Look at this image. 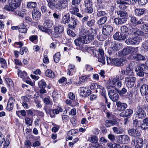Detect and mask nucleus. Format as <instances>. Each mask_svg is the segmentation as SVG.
Listing matches in <instances>:
<instances>
[{"label": "nucleus", "mask_w": 148, "mask_h": 148, "mask_svg": "<svg viewBox=\"0 0 148 148\" xmlns=\"http://www.w3.org/2000/svg\"><path fill=\"white\" fill-rule=\"evenodd\" d=\"M92 0H85L84 1L85 6L86 8V11L89 13H92L93 11L92 8Z\"/></svg>", "instance_id": "nucleus-15"}, {"label": "nucleus", "mask_w": 148, "mask_h": 148, "mask_svg": "<svg viewBox=\"0 0 148 148\" xmlns=\"http://www.w3.org/2000/svg\"><path fill=\"white\" fill-rule=\"evenodd\" d=\"M48 3V5L51 9L53 10L54 9V3L55 0H46Z\"/></svg>", "instance_id": "nucleus-36"}, {"label": "nucleus", "mask_w": 148, "mask_h": 148, "mask_svg": "<svg viewBox=\"0 0 148 148\" xmlns=\"http://www.w3.org/2000/svg\"><path fill=\"white\" fill-rule=\"evenodd\" d=\"M70 15L69 14H65L62 16L61 20V23L62 24H66V23L69 24L70 21Z\"/></svg>", "instance_id": "nucleus-26"}, {"label": "nucleus", "mask_w": 148, "mask_h": 148, "mask_svg": "<svg viewBox=\"0 0 148 148\" xmlns=\"http://www.w3.org/2000/svg\"><path fill=\"white\" fill-rule=\"evenodd\" d=\"M116 12L117 14L121 17H125L127 15V13L125 10H118Z\"/></svg>", "instance_id": "nucleus-39"}, {"label": "nucleus", "mask_w": 148, "mask_h": 148, "mask_svg": "<svg viewBox=\"0 0 148 148\" xmlns=\"http://www.w3.org/2000/svg\"><path fill=\"white\" fill-rule=\"evenodd\" d=\"M74 42L76 46L79 47L82 46L83 44L85 43L84 39L83 38L82 36L76 39L74 41Z\"/></svg>", "instance_id": "nucleus-25"}, {"label": "nucleus", "mask_w": 148, "mask_h": 148, "mask_svg": "<svg viewBox=\"0 0 148 148\" xmlns=\"http://www.w3.org/2000/svg\"><path fill=\"white\" fill-rule=\"evenodd\" d=\"M60 58V54L59 53H57L53 56V59L55 62H58Z\"/></svg>", "instance_id": "nucleus-45"}, {"label": "nucleus", "mask_w": 148, "mask_h": 148, "mask_svg": "<svg viewBox=\"0 0 148 148\" xmlns=\"http://www.w3.org/2000/svg\"><path fill=\"white\" fill-rule=\"evenodd\" d=\"M120 29L122 33H126L128 31V28L125 25H123L121 27Z\"/></svg>", "instance_id": "nucleus-53"}, {"label": "nucleus", "mask_w": 148, "mask_h": 148, "mask_svg": "<svg viewBox=\"0 0 148 148\" xmlns=\"http://www.w3.org/2000/svg\"><path fill=\"white\" fill-rule=\"evenodd\" d=\"M112 130L114 133L117 134H122L123 132L122 129L116 127H113L112 128Z\"/></svg>", "instance_id": "nucleus-43"}, {"label": "nucleus", "mask_w": 148, "mask_h": 148, "mask_svg": "<svg viewBox=\"0 0 148 148\" xmlns=\"http://www.w3.org/2000/svg\"><path fill=\"white\" fill-rule=\"evenodd\" d=\"M54 32L52 34V36L54 38L60 37L64 31V27L61 25L53 26Z\"/></svg>", "instance_id": "nucleus-4"}, {"label": "nucleus", "mask_w": 148, "mask_h": 148, "mask_svg": "<svg viewBox=\"0 0 148 148\" xmlns=\"http://www.w3.org/2000/svg\"><path fill=\"white\" fill-rule=\"evenodd\" d=\"M113 50L115 51H117L120 49V47L119 44L114 43L112 47Z\"/></svg>", "instance_id": "nucleus-48"}, {"label": "nucleus", "mask_w": 148, "mask_h": 148, "mask_svg": "<svg viewBox=\"0 0 148 148\" xmlns=\"http://www.w3.org/2000/svg\"><path fill=\"white\" fill-rule=\"evenodd\" d=\"M22 0H9V5L13 9L16 8L20 5Z\"/></svg>", "instance_id": "nucleus-16"}, {"label": "nucleus", "mask_w": 148, "mask_h": 148, "mask_svg": "<svg viewBox=\"0 0 148 148\" xmlns=\"http://www.w3.org/2000/svg\"><path fill=\"white\" fill-rule=\"evenodd\" d=\"M41 14L38 10H34L32 14V16L34 19L37 20L39 19L41 16Z\"/></svg>", "instance_id": "nucleus-29"}, {"label": "nucleus", "mask_w": 148, "mask_h": 148, "mask_svg": "<svg viewBox=\"0 0 148 148\" xmlns=\"http://www.w3.org/2000/svg\"><path fill=\"white\" fill-rule=\"evenodd\" d=\"M146 10L145 8L137 9L135 10L134 12L136 15L139 16L143 15Z\"/></svg>", "instance_id": "nucleus-31"}, {"label": "nucleus", "mask_w": 148, "mask_h": 148, "mask_svg": "<svg viewBox=\"0 0 148 148\" xmlns=\"http://www.w3.org/2000/svg\"><path fill=\"white\" fill-rule=\"evenodd\" d=\"M143 140L141 138L132 140L131 145L135 146V148H142L143 147Z\"/></svg>", "instance_id": "nucleus-13"}, {"label": "nucleus", "mask_w": 148, "mask_h": 148, "mask_svg": "<svg viewBox=\"0 0 148 148\" xmlns=\"http://www.w3.org/2000/svg\"><path fill=\"white\" fill-rule=\"evenodd\" d=\"M130 58L132 60H135L137 61L145 60V57L140 54L131 55H130Z\"/></svg>", "instance_id": "nucleus-19"}, {"label": "nucleus", "mask_w": 148, "mask_h": 148, "mask_svg": "<svg viewBox=\"0 0 148 148\" xmlns=\"http://www.w3.org/2000/svg\"><path fill=\"white\" fill-rule=\"evenodd\" d=\"M140 28L143 31L148 32V23H146L141 25Z\"/></svg>", "instance_id": "nucleus-46"}, {"label": "nucleus", "mask_w": 148, "mask_h": 148, "mask_svg": "<svg viewBox=\"0 0 148 148\" xmlns=\"http://www.w3.org/2000/svg\"><path fill=\"white\" fill-rule=\"evenodd\" d=\"M130 141V138L128 136L124 134L119 136L117 142L119 143L125 144H127Z\"/></svg>", "instance_id": "nucleus-14"}, {"label": "nucleus", "mask_w": 148, "mask_h": 148, "mask_svg": "<svg viewBox=\"0 0 148 148\" xmlns=\"http://www.w3.org/2000/svg\"><path fill=\"white\" fill-rule=\"evenodd\" d=\"M136 28L131 27L130 28H129V29L128 30V34H130L133 35H134Z\"/></svg>", "instance_id": "nucleus-61"}, {"label": "nucleus", "mask_w": 148, "mask_h": 148, "mask_svg": "<svg viewBox=\"0 0 148 148\" xmlns=\"http://www.w3.org/2000/svg\"><path fill=\"white\" fill-rule=\"evenodd\" d=\"M142 47L144 51H148V40L143 43Z\"/></svg>", "instance_id": "nucleus-52"}, {"label": "nucleus", "mask_w": 148, "mask_h": 148, "mask_svg": "<svg viewBox=\"0 0 148 148\" xmlns=\"http://www.w3.org/2000/svg\"><path fill=\"white\" fill-rule=\"evenodd\" d=\"M80 95L84 97H87L91 93V91L88 88L86 87H80L79 89Z\"/></svg>", "instance_id": "nucleus-11"}, {"label": "nucleus", "mask_w": 148, "mask_h": 148, "mask_svg": "<svg viewBox=\"0 0 148 148\" xmlns=\"http://www.w3.org/2000/svg\"><path fill=\"white\" fill-rule=\"evenodd\" d=\"M140 91L141 95L145 96L148 94V85L146 84L143 85L140 88Z\"/></svg>", "instance_id": "nucleus-24"}, {"label": "nucleus", "mask_w": 148, "mask_h": 148, "mask_svg": "<svg viewBox=\"0 0 148 148\" xmlns=\"http://www.w3.org/2000/svg\"><path fill=\"white\" fill-rule=\"evenodd\" d=\"M133 113L132 110L129 109H127L121 112L120 114L121 117L129 118Z\"/></svg>", "instance_id": "nucleus-17"}, {"label": "nucleus", "mask_w": 148, "mask_h": 148, "mask_svg": "<svg viewBox=\"0 0 148 148\" xmlns=\"http://www.w3.org/2000/svg\"><path fill=\"white\" fill-rule=\"evenodd\" d=\"M15 102V99L12 97H10L8 102L6 108L7 110L10 111L13 108L14 104Z\"/></svg>", "instance_id": "nucleus-23"}, {"label": "nucleus", "mask_w": 148, "mask_h": 148, "mask_svg": "<svg viewBox=\"0 0 148 148\" xmlns=\"http://www.w3.org/2000/svg\"><path fill=\"white\" fill-rule=\"evenodd\" d=\"M97 92H99L100 93L101 95L104 97L106 96V90L104 87L99 84L98 85L96 89Z\"/></svg>", "instance_id": "nucleus-30"}, {"label": "nucleus", "mask_w": 148, "mask_h": 148, "mask_svg": "<svg viewBox=\"0 0 148 148\" xmlns=\"http://www.w3.org/2000/svg\"><path fill=\"white\" fill-rule=\"evenodd\" d=\"M108 95L110 98L113 101H118L119 96L117 92L113 90H110L108 91Z\"/></svg>", "instance_id": "nucleus-12"}, {"label": "nucleus", "mask_w": 148, "mask_h": 148, "mask_svg": "<svg viewBox=\"0 0 148 148\" xmlns=\"http://www.w3.org/2000/svg\"><path fill=\"white\" fill-rule=\"evenodd\" d=\"M20 73H21L20 77L21 78H25L27 77V74L25 71H23L22 72L21 71H18V74L19 76Z\"/></svg>", "instance_id": "nucleus-44"}, {"label": "nucleus", "mask_w": 148, "mask_h": 148, "mask_svg": "<svg viewBox=\"0 0 148 148\" xmlns=\"http://www.w3.org/2000/svg\"><path fill=\"white\" fill-rule=\"evenodd\" d=\"M130 21L133 23V25L135 26L139 24H142L144 23L142 19H140L139 20L137 21L136 18L134 16L131 17Z\"/></svg>", "instance_id": "nucleus-27"}, {"label": "nucleus", "mask_w": 148, "mask_h": 148, "mask_svg": "<svg viewBox=\"0 0 148 148\" xmlns=\"http://www.w3.org/2000/svg\"><path fill=\"white\" fill-rule=\"evenodd\" d=\"M37 6L36 3L34 2H27V6L28 8L32 9L35 8Z\"/></svg>", "instance_id": "nucleus-38"}, {"label": "nucleus", "mask_w": 148, "mask_h": 148, "mask_svg": "<svg viewBox=\"0 0 148 148\" xmlns=\"http://www.w3.org/2000/svg\"><path fill=\"white\" fill-rule=\"evenodd\" d=\"M119 25H121L125 23L127 21V18L123 17L122 18H119Z\"/></svg>", "instance_id": "nucleus-64"}, {"label": "nucleus", "mask_w": 148, "mask_h": 148, "mask_svg": "<svg viewBox=\"0 0 148 148\" xmlns=\"http://www.w3.org/2000/svg\"><path fill=\"white\" fill-rule=\"evenodd\" d=\"M70 21L69 23V27L71 29H74L76 27L78 21L73 16L70 17Z\"/></svg>", "instance_id": "nucleus-18"}, {"label": "nucleus", "mask_w": 148, "mask_h": 148, "mask_svg": "<svg viewBox=\"0 0 148 148\" xmlns=\"http://www.w3.org/2000/svg\"><path fill=\"white\" fill-rule=\"evenodd\" d=\"M135 71L137 75L143 77L144 73L148 74V67L144 64H142L137 67Z\"/></svg>", "instance_id": "nucleus-2"}, {"label": "nucleus", "mask_w": 148, "mask_h": 148, "mask_svg": "<svg viewBox=\"0 0 148 148\" xmlns=\"http://www.w3.org/2000/svg\"><path fill=\"white\" fill-rule=\"evenodd\" d=\"M102 6V5H101L99 4L97 7V9L96 14L97 16L98 17H100L102 16H104L107 14V13L105 11H103L101 10V7L102 8H103V6Z\"/></svg>", "instance_id": "nucleus-21"}, {"label": "nucleus", "mask_w": 148, "mask_h": 148, "mask_svg": "<svg viewBox=\"0 0 148 148\" xmlns=\"http://www.w3.org/2000/svg\"><path fill=\"white\" fill-rule=\"evenodd\" d=\"M120 34L118 32H116L113 36L114 38L116 40H120Z\"/></svg>", "instance_id": "nucleus-60"}, {"label": "nucleus", "mask_w": 148, "mask_h": 148, "mask_svg": "<svg viewBox=\"0 0 148 148\" xmlns=\"http://www.w3.org/2000/svg\"><path fill=\"white\" fill-rule=\"evenodd\" d=\"M18 31L21 33H26L27 29L26 27L23 24L19 25Z\"/></svg>", "instance_id": "nucleus-37"}, {"label": "nucleus", "mask_w": 148, "mask_h": 148, "mask_svg": "<svg viewBox=\"0 0 148 148\" xmlns=\"http://www.w3.org/2000/svg\"><path fill=\"white\" fill-rule=\"evenodd\" d=\"M53 21L50 19H47L46 20L44 23L45 26L49 28L51 27L53 25Z\"/></svg>", "instance_id": "nucleus-33"}, {"label": "nucleus", "mask_w": 148, "mask_h": 148, "mask_svg": "<svg viewBox=\"0 0 148 148\" xmlns=\"http://www.w3.org/2000/svg\"><path fill=\"white\" fill-rule=\"evenodd\" d=\"M45 74L46 77H49L53 78L55 77L54 72L50 69L47 70L45 72Z\"/></svg>", "instance_id": "nucleus-32"}, {"label": "nucleus", "mask_w": 148, "mask_h": 148, "mask_svg": "<svg viewBox=\"0 0 148 148\" xmlns=\"http://www.w3.org/2000/svg\"><path fill=\"white\" fill-rule=\"evenodd\" d=\"M0 62L1 64V67L2 68H6L7 64L5 60L3 58H0Z\"/></svg>", "instance_id": "nucleus-47"}, {"label": "nucleus", "mask_w": 148, "mask_h": 148, "mask_svg": "<svg viewBox=\"0 0 148 148\" xmlns=\"http://www.w3.org/2000/svg\"><path fill=\"white\" fill-rule=\"evenodd\" d=\"M136 78L133 76L127 77L125 78V83L128 88L133 87L135 84Z\"/></svg>", "instance_id": "nucleus-10"}, {"label": "nucleus", "mask_w": 148, "mask_h": 148, "mask_svg": "<svg viewBox=\"0 0 148 148\" xmlns=\"http://www.w3.org/2000/svg\"><path fill=\"white\" fill-rule=\"evenodd\" d=\"M38 85L40 88H45L46 86V84L42 80L38 83Z\"/></svg>", "instance_id": "nucleus-49"}, {"label": "nucleus", "mask_w": 148, "mask_h": 148, "mask_svg": "<svg viewBox=\"0 0 148 148\" xmlns=\"http://www.w3.org/2000/svg\"><path fill=\"white\" fill-rule=\"evenodd\" d=\"M116 105L117 107V110L120 112L123 111L127 107V104L125 103L121 102L118 101L116 102Z\"/></svg>", "instance_id": "nucleus-20"}, {"label": "nucleus", "mask_w": 148, "mask_h": 148, "mask_svg": "<svg viewBox=\"0 0 148 148\" xmlns=\"http://www.w3.org/2000/svg\"><path fill=\"white\" fill-rule=\"evenodd\" d=\"M144 33L143 31H142L137 28H136L135 32V36H141L144 34Z\"/></svg>", "instance_id": "nucleus-51"}, {"label": "nucleus", "mask_w": 148, "mask_h": 148, "mask_svg": "<svg viewBox=\"0 0 148 148\" xmlns=\"http://www.w3.org/2000/svg\"><path fill=\"white\" fill-rule=\"evenodd\" d=\"M140 126L142 129L148 130V124L143 123L141 124Z\"/></svg>", "instance_id": "nucleus-62"}, {"label": "nucleus", "mask_w": 148, "mask_h": 148, "mask_svg": "<svg viewBox=\"0 0 148 148\" xmlns=\"http://www.w3.org/2000/svg\"><path fill=\"white\" fill-rule=\"evenodd\" d=\"M95 21L94 19L91 20L90 21H88L86 23V25L89 27H91L94 26Z\"/></svg>", "instance_id": "nucleus-55"}, {"label": "nucleus", "mask_w": 148, "mask_h": 148, "mask_svg": "<svg viewBox=\"0 0 148 148\" xmlns=\"http://www.w3.org/2000/svg\"><path fill=\"white\" fill-rule=\"evenodd\" d=\"M107 61L108 64L116 66H122L124 65L123 60L122 59H112L107 57Z\"/></svg>", "instance_id": "nucleus-3"}, {"label": "nucleus", "mask_w": 148, "mask_h": 148, "mask_svg": "<svg viewBox=\"0 0 148 148\" xmlns=\"http://www.w3.org/2000/svg\"><path fill=\"white\" fill-rule=\"evenodd\" d=\"M138 47H127L123 48L121 53L123 55H126L131 53H136L138 51Z\"/></svg>", "instance_id": "nucleus-9"}, {"label": "nucleus", "mask_w": 148, "mask_h": 148, "mask_svg": "<svg viewBox=\"0 0 148 148\" xmlns=\"http://www.w3.org/2000/svg\"><path fill=\"white\" fill-rule=\"evenodd\" d=\"M90 75H88L82 76L79 78L80 80L82 82H84L89 79Z\"/></svg>", "instance_id": "nucleus-50"}, {"label": "nucleus", "mask_w": 148, "mask_h": 148, "mask_svg": "<svg viewBox=\"0 0 148 148\" xmlns=\"http://www.w3.org/2000/svg\"><path fill=\"white\" fill-rule=\"evenodd\" d=\"M128 133L129 136L134 137H138L140 134L139 132L134 128L129 129L128 130Z\"/></svg>", "instance_id": "nucleus-22"}, {"label": "nucleus", "mask_w": 148, "mask_h": 148, "mask_svg": "<svg viewBox=\"0 0 148 148\" xmlns=\"http://www.w3.org/2000/svg\"><path fill=\"white\" fill-rule=\"evenodd\" d=\"M79 11V9L76 7H72L69 9L70 13L73 14H75Z\"/></svg>", "instance_id": "nucleus-41"}, {"label": "nucleus", "mask_w": 148, "mask_h": 148, "mask_svg": "<svg viewBox=\"0 0 148 148\" xmlns=\"http://www.w3.org/2000/svg\"><path fill=\"white\" fill-rule=\"evenodd\" d=\"M98 138L95 136H92L89 137L88 140L92 143H96L97 142Z\"/></svg>", "instance_id": "nucleus-40"}, {"label": "nucleus", "mask_w": 148, "mask_h": 148, "mask_svg": "<svg viewBox=\"0 0 148 148\" xmlns=\"http://www.w3.org/2000/svg\"><path fill=\"white\" fill-rule=\"evenodd\" d=\"M141 38L139 36L129 37L125 40V42L127 45H138L140 42Z\"/></svg>", "instance_id": "nucleus-6"}, {"label": "nucleus", "mask_w": 148, "mask_h": 148, "mask_svg": "<svg viewBox=\"0 0 148 148\" xmlns=\"http://www.w3.org/2000/svg\"><path fill=\"white\" fill-rule=\"evenodd\" d=\"M84 39L85 43L87 44L90 43L94 39V36L90 34H87L85 36H83Z\"/></svg>", "instance_id": "nucleus-28"}, {"label": "nucleus", "mask_w": 148, "mask_h": 148, "mask_svg": "<svg viewBox=\"0 0 148 148\" xmlns=\"http://www.w3.org/2000/svg\"><path fill=\"white\" fill-rule=\"evenodd\" d=\"M34 102L36 104V106L38 108H41L42 107V105L40 104V101L37 99V98H35L34 97Z\"/></svg>", "instance_id": "nucleus-58"}, {"label": "nucleus", "mask_w": 148, "mask_h": 148, "mask_svg": "<svg viewBox=\"0 0 148 148\" xmlns=\"http://www.w3.org/2000/svg\"><path fill=\"white\" fill-rule=\"evenodd\" d=\"M23 99V106L25 108H27L28 107V103L29 102V99L27 97H24Z\"/></svg>", "instance_id": "nucleus-42"}, {"label": "nucleus", "mask_w": 148, "mask_h": 148, "mask_svg": "<svg viewBox=\"0 0 148 148\" xmlns=\"http://www.w3.org/2000/svg\"><path fill=\"white\" fill-rule=\"evenodd\" d=\"M77 133V132L76 130L72 129L68 132V136H75Z\"/></svg>", "instance_id": "nucleus-59"}, {"label": "nucleus", "mask_w": 148, "mask_h": 148, "mask_svg": "<svg viewBox=\"0 0 148 148\" xmlns=\"http://www.w3.org/2000/svg\"><path fill=\"white\" fill-rule=\"evenodd\" d=\"M107 20V17L106 16H103L100 18L98 21L97 23L99 25H102L105 23Z\"/></svg>", "instance_id": "nucleus-35"}, {"label": "nucleus", "mask_w": 148, "mask_h": 148, "mask_svg": "<svg viewBox=\"0 0 148 148\" xmlns=\"http://www.w3.org/2000/svg\"><path fill=\"white\" fill-rule=\"evenodd\" d=\"M52 110L54 114H58L60 112H62V109L61 107H58L57 109H52Z\"/></svg>", "instance_id": "nucleus-54"}, {"label": "nucleus", "mask_w": 148, "mask_h": 148, "mask_svg": "<svg viewBox=\"0 0 148 148\" xmlns=\"http://www.w3.org/2000/svg\"><path fill=\"white\" fill-rule=\"evenodd\" d=\"M116 123L115 121L108 120H106L105 125L106 127H108L112 126L114 125Z\"/></svg>", "instance_id": "nucleus-34"}, {"label": "nucleus", "mask_w": 148, "mask_h": 148, "mask_svg": "<svg viewBox=\"0 0 148 148\" xmlns=\"http://www.w3.org/2000/svg\"><path fill=\"white\" fill-rule=\"evenodd\" d=\"M121 4L119 6V8L121 10H125L126 9L127 7L125 5V4L128 3H125V1H124V3H123L120 2Z\"/></svg>", "instance_id": "nucleus-56"}, {"label": "nucleus", "mask_w": 148, "mask_h": 148, "mask_svg": "<svg viewBox=\"0 0 148 148\" xmlns=\"http://www.w3.org/2000/svg\"><path fill=\"white\" fill-rule=\"evenodd\" d=\"M67 34L69 36L73 37H75L76 36L75 33H74L73 31L69 29H67Z\"/></svg>", "instance_id": "nucleus-57"}, {"label": "nucleus", "mask_w": 148, "mask_h": 148, "mask_svg": "<svg viewBox=\"0 0 148 148\" xmlns=\"http://www.w3.org/2000/svg\"><path fill=\"white\" fill-rule=\"evenodd\" d=\"M112 26L110 25H105L102 29V34L98 36V39L100 41H103L110 35L113 31Z\"/></svg>", "instance_id": "nucleus-1"}, {"label": "nucleus", "mask_w": 148, "mask_h": 148, "mask_svg": "<svg viewBox=\"0 0 148 148\" xmlns=\"http://www.w3.org/2000/svg\"><path fill=\"white\" fill-rule=\"evenodd\" d=\"M27 51L28 49L26 47H23L20 49L19 53L21 55H23L25 52H27Z\"/></svg>", "instance_id": "nucleus-63"}, {"label": "nucleus", "mask_w": 148, "mask_h": 148, "mask_svg": "<svg viewBox=\"0 0 148 148\" xmlns=\"http://www.w3.org/2000/svg\"><path fill=\"white\" fill-rule=\"evenodd\" d=\"M124 78L123 76L121 75H118L114 77L112 80H109L108 81L107 87L108 88L114 87L116 85V83L118 81L122 80Z\"/></svg>", "instance_id": "nucleus-5"}, {"label": "nucleus", "mask_w": 148, "mask_h": 148, "mask_svg": "<svg viewBox=\"0 0 148 148\" xmlns=\"http://www.w3.org/2000/svg\"><path fill=\"white\" fill-rule=\"evenodd\" d=\"M69 0H58L57 3L55 4L54 3V8L61 10L67 6Z\"/></svg>", "instance_id": "nucleus-8"}, {"label": "nucleus", "mask_w": 148, "mask_h": 148, "mask_svg": "<svg viewBox=\"0 0 148 148\" xmlns=\"http://www.w3.org/2000/svg\"><path fill=\"white\" fill-rule=\"evenodd\" d=\"M136 116L139 119L144 118L146 116L145 111L141 106H138L135 110Z\"/></svg>", "instance_id": "nucleus-7"}]
</instances>
